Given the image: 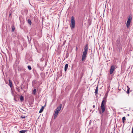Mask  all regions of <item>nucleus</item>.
I'll use <instances>...</instances> for the list:
<instances>
[{"label":"nucleus","mask_w":133,"mask_h":133,"mask_svg":"<svg viewBox=\"0 0 133 133\" xmlns=\"http://www.w3.org/2000/svg\"><path fill=\"white\" fill-rule=\"evenodd\" d=\"M88 44H87L85 46L84 50L83 52L82 56V61H84L86 57V55L88 52Z\"/></svg>","instance_id":"nucleus-1"},{"label":"nucleus","mask_w":133,"mask_h":133,"mask_svg":"<svg viewBox=\"0 0 133 133\" xmlns=\"http://www.w3.org/2000/svg\"><path fill=\"white\" fill-rule=\"evenodd\" d=\"M71 25H70V27L71 29H74L75 27V21L74 17L72 16L71 18Z\"/></svg>","instance_id":"nucleus-2"},{"label":"nucleus","mask_w":133,"mask_h":133,"mask_svg":"<svg viewBox=\"0 0 133 133\" xmlns=\"http://www.w3.org/2000/svg\"><path fill=\"white\" fill-rule=\"evenodd\" d=\"M115 69V65H112L110 68V69L109 72L110 74H112Z\"/></svg>","instance_id":"nucleus-3"},{"label":"nucleus","mask_w":133,"mask_h":133,"mask_svg":"<svg viewBox=\"0 0 133 133\" xmlns=\"http://www.w3.org/2000/svg\"><path fill=\"white\" fill-rule=\"evenodd\" d=\"M106 98L107 97H105V96L103 98L101 105H105V104L107 101Z\"/></svg>","instance_id":"nucleus-4"},{"label":"nucleus","mask_w":133,"mask_h":133,"mask_svg":"<svg viewBox=\"0 0 133 133\" xmlns=\"http://www.w3.org/2000/svg\"><path fill=\"white\" fill-rule=\"evenodd\" d=\"M59 112V111H58V110H55L54 113V119H55L56 118Z\"/></svg>","instance_id":"nucleus-5"},{"label":"nucleus","mask_w":133,"mask_h":133,"mask_svg":"<svg viewBox=\"0 0 133 133\" xmlns=\"http://www.w3.org/2000/svg\"><path fill=\"white\" fill-rule=\"evenodd\" d=\"M101 108L102 110V113L101 111H100L99 112V113H100L101 115H102V114L105 111V106L103 105H101Z\"/></svg>","instance_id":"nucleus-6"},{"label":"nucleus","mask_w":133,"mask_h":133,"mask_svg":"<svg viewBox=\"0 0 133 133\" xmlns=\"http://www.w3.org/2000/svg\"><path fill=\"white\" fill-rule=\"evenodd\" d=\"M62 107V104H61L58 106L57 107V108L56 110H58V111H59L61 109Z\"/></svg>","instance_id":"nucleus-7"},{"label":"nucleus","mask_w":133,"mask_h":133,"mask_svg":"<svg viewBox=\"0 0 133 133\" xmlns=\"http://www.w3.org/2000/svg\"><path fill=\"white\" fill-rule=\"evenodd\" d=\"M132 16L131 15H130L129 16L127 21L131 22L132 20Z\"/></svg>","instance_id":"nucleus-8"},{"label":"nucleus","mask_w":133,"mask_h":133,"mask_svg":"<svg viewBox=\"0 0 133 133\" xmlns=\"http://www.w3.org/2000/svg\"><path fill=\"white\" fill-rule=\"evenodd\" d=\"M131 22L127 21L126 24L127 27V28H128L129 27Z\"/></svg>","instance_id":"nucleus-9"},{"label":"nucleus","mask_w":133,"mask_h":133,"mask_svg":"<svg viewBox=\"0 0 133 133\" xmlns=\"http://www.w3.org/2000/svg\"><path fill=\"white\" fill-rule=\"evenodd\" d=\"M68 64H66L64 68V70L65 71H66L68 67Z\"/></svg>","instance_id":"nucleus-10"},{"label":"nucleus","mask_w":133,"mask_h":133,"mask_svg":"<svg viewBox=\"0 0 133 133\" xmlns=\"http://www.w3.org/2000/svg\"><path fill=\"white\" fill-rule=\"evenodd\" d=\"M9 85L10 86V87L11 88V87L12 86V81L10 79L9 80Z\"/></svg>","instance_id":"nucleus-11"},{"label":"nucleus","mask_w":133,"mask_h":133,"mask_svg":"<svg viewBox=\"0 0 133 133\" xmlns=\"http://www.w3.org/2000/svg\"><path fill=\"white\" fill-rule=\"evenodd\" d=\"M98 86H97L96 88V89L95 90V95H97L98 94Z\"/></svg>","instance_id":"nucleus-12"},{"label":"nucleus","mask_w":133,"mask_h":133,"mask_svg":"<svg viewBox=\"0 0 133 133\" xmlns=\"http://www.w3.org/2000/svg\"><path fill=\"white\" fill-rule=\"evenodd\" d=\"M46 105H45L44 107L42 106L40 111H39V113H41L43 111L44 108V107Z\"/></svg>","instance_id":"nucleus-13"},{"label":"nucleus","mask_w":133,"mask_h":133,"mask_svg":"<svg viewBox=\"0 0 133 133\" xmlns=\"http://www.w3.org/2000/svg\"><path fill=\"white\" fill-rule=\"evenodd\" d=\"M127 93L128 94H129L130 92L129 91L130 90V88L128 86H127Z\"/></svg>","instance_id":"nucleus-14"},{"label":"nucleus","mask_w":133,"mask_h":133,"mask_svg":"<svg viewBox=\"0 0 133 133\" xmlns=\"http://www.w3.org/2000/svg\"><path fill=\"white\" fill-rule=\"evenodd\" d=\"M28 131V130H22L19 131L20 133H25Z\"/></svg>","instance_id":"nucleus-15"},{"label":"nucleus","mask_w":133,"mask_h":133,"mask_svg":"<svg viewBox=\"0 0 133 133\" xmlns=\"http://www.w3.org/2000/svg\"><path fill=\"white\" fill-rule=\"evenodd\" d=\"M20 99L21 102H22L24 100V97L22 96H21Z\"/></svg>","instance_id":"nucleus-16"},{"label":"nucleus","mask_w":133,"mask_h":133,"mask_svg":"<svg viewBox=\"0 0 133 133\" xmlns=\"http://www.w3.org/2000/svg\"><path fill=\"white\" fill-rule=\"evenodd\" d=\"M122 122L123 123H124V122L126 120L125 117H123L122 118Z\"/></svg>","instance_id":"nucleus-17"},{"label":"nucleus","mask_w":133,"mask_h":133,"mask_svg":"<svg viewBox=\"0 0 133 133\" xmlns=\"http://www.w3.org/2000/svg\"><path fill=\"white\" fill-rule=\"evenodd\" d=\"M28 22L29 24L30 25L31 24V20L30 19H28Z\"/></svg>","instance_id":"nucleus-18"},{"label":"nucleus","mask_w":133,"mask_h":133,"mask_svg":"<svg viewBox=\"0 0 133 133\" xmlns=\"http://www.w3.org/2000/svg\"><path fill=\"white\" fill-rule=\"evenodd\" d=\"M36 91V89H34V90L33 91V93L34 95L35 94Z\"/></svg>","instance_id":"nucleus-19"},{"label":"nucleus","mask_w":133,"mask_h":133,"mask_svg":"<svg viewBox=\"0 0 133 133\" xmlns=\"http://www.w3.org/2000/svg\"><path fill=\"white\" fill-rule=\"evenodd\" d=\"M120 39H117V41H116L117 43L118 44H119L120 43Z\"/></svg>","instance_id":"nucleus-20"},{"label":"nucleus","mask_w":133,"mask_h":133,"mask_svg":"<svg viewBox=\"0 0 133 133\" xmlns=\"http://www.w3.org/2000/svg\"><path fill=\"white\" fill-rule=\"evenodd\" d=\"M12 32H13L15 29V27H14V26H12Z\"/></svg>","instance_id":"nucleus-21"},{"label":"nucleus","mask_w":133,"mask_h":133,"mask_svg":"<svg viewBox=\"0 0 133 133\" xmlns=\"http://www.w3.org/2000/svg\"><path fill=\"white\" fill-rule=\"evenodd\" d=\"M28 69L29 70H30L31 69V66H30V65H28Z\"/></svg>","instance_id":"nucleus-22"},{"label":"nucleus","mask_w":133,"mask_h":133,"mask_svg":"<svg viewBox=\"0 0 133 133\" xmlns=\"http://www.w3.org/2000/svg\"><path fill=\"white\" fill-rule=\"evenodd\" d=\"M19 87H16V89H17V90L19 92H20V90L19 89Z\"/></svg>","instance_id":"nucleus-23"},{"label":"nucleus","mask_w":133,"mask_h":133,"mask_svg":"<svg viewBox=\"0 0 133 133\" xmlns=\"http://www.w3.org/2000/svg\"><path fill=\"white\" fill-rule=\"evenodd\" d=\"M44 60V58L43 57H42L40 59V61L41 62H42Z\"/></svg>","instance_id":"nucleus-24"},{"label":"nucleus","mask_w":133,"mask_h":133,"mask_svg":"<svg viewBox=\"0 0 133 133\" xmlns=\"http://www.w3.org/2000/svg\"><path fill=\"white\" fill-rule=\"evenodd\" d=\"M12 14L11 12H10L9 13V16L10 17L11 15Z\"/></svg>","instance_id":"nucleus-25"},{"label":"nucleus","mask_w":133,"mask_h":133,"mask_svg":"<svg viewBox=\"0 0 133 133\" xmlns=\"http://www.w3.org/2000/svg\"><path fill=\"white\" fill-rule=\"evenodd\" d=\"M19 63V62L18 61H17V60L15 62V63L16 64L17 63L18 64Z\"/></svg>","instance_id":"nucleus-26"},{"label":"nucleus","mask_w":133,"mask_h":133,"mask_svg":"<svg viewBox=\"0 0 133 133\" xmlns=\"http://www.w3.org/2000/svg\"><path fill=\"white\" fill-rule=\"evenodd\" d=\"M14 100L16 101H17V100L16 99L15 96H14Z\"/></svg>","instance_id":"nucleus-27"},{"label":"nucleus","mask_w":133,"mask_h":133,"mask_svg":"<svg viewBox=\"0 0 133 133\" xmlns=\"http://www.w3.org/2000/svg\"><path fill=\"white\" fill-rule=\"evenodd\" d=\"M22 118H25V116H22Z\"/></svg>","instance_id":"nucleus-28"},{"label":"nucleus","mask_w":133,"mask_h":133,"mask_svg":"<svg viewBox=\"0 0 133 133\" xmlns=\"http://www.w3.org/2000/svg\"><path fill=\"white\" fill-rule=\"evenodd\" d=\"M131 133H133V128H132V130Z\"/></svg>","instance_id":"nucleus-29"},{"label":"nucleus","mask_w":133,"mask_h":133,"mask_svg":"<svg viewBox=\"0 0 133 133\" xmlns=\"http://www.w3.org/2000/svg\"><path fill=\"white\" fill-rule=\"evenodd\" d=\"M21 89L22 90H23V88H22V86H21Z\"/></svg>","instance_id":"nucleus-30"},{"label":"nucleus","mask_w":133,"mask_h":133,"mask_svg":"<svg viewBox=\"0 0 133 133\" xmlns=\"http://www.w3.org/2000/svg\"><path fill=\"white\" fill-rule=\"evenodd\" d=\"M37 66L38 67H39V65L38 64H37Z\"/></svg>","instance_id":"nucleus-31"},{"label":"nucleus","mask_w":133,"mask_h":133,"mask_svg":"<svg viewBox=\"0 0 133 133\" xmlns=\"http://www.w3.org/2000/svg\"><path fill=\"white\" fill-rule=\"evenodd\" d=\"M93 107L94 108H95V105H93Z\"/></svg>","instance_id":"nucleus-32"},{"label":"nucleus","mask_w":133,"mask_h":133,"mask_svg":"<svg viewBox=\"0 0 133 133\" xmlns=\"http://www.w3.org/2000/svg\"><path fill=\"white\" fill-rule=\"evenodd\" d=\"M76 50H77V47H76Z\"/></svg>","instance_id":"nucleus-33"},{"label":"nucleus","mask_w":133,"mask_h":133,"mask_svg":"<svg viewBox=\"0 0 133 133\" xmlns=\"http://www.w3.org/2000/svg\"><path fill=\"white\" fill-rule=\"evenodd\" d=\"M28 40H29V38L28 37Z\"/></svg>","instance_id":"nucleus-34"},{"label":"nucleus","mask_w":133,"mask_h":133,"mask_svg":"<svg viewBox=\"0 0 133 133\" xmlns=\"http://www.w3.org/2000/svg\"><path fill=\"white\" fill-rule=\"evenodd\" d=\"M28 40H29V38L28 37Z\"/></svg>","instance_id":"nucleus-35"},{"label":"nucleus","mask_w":133,"mask_h":133,"mask_svg":"<svg viewBox=\"0 0 133 133\" xmlns=\"http://www.w3.org/2000/svg\"><path fill=\"white\" fill-rule=\"evenodd\" d=\"M128 116H129V114H128Z\"/></svg>","instance_id":"nucleus-36"}]
</instances>
